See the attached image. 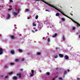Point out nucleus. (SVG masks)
<instances>
[{
	"mask_svg": "<svg viewBox=\"0 0 80 80\" xmlns=\"http://www.w3.org/2000/svg\"><path fill=\"white\" fill-rule=\"evenodd\" d=\"M61 13H62V14L63 15H64V16H65V17H67L68 18H69V19H71V20H72V22H74V23H77V22H75V20H73V19H72V18H71L70 17L68 16H67L66 15H65V14H64L63 12H61Z\"/></svg>",
	"mask_w": 80,
	"mask_h": 80,
	"instance_id": "obj_1",
	"label": "nucleus"
},
{
	"mask_svg": "<svg viewBox=\"0 0 80 80\" xmlns=\"http://www.w3.org/2000/svg\"><path fill=\"white\" fill-rule=\"evenodd\" d=\"M43 2H44V3H46V4H47V5H49V6H50V7H53L54 8H55L56 10H58V9H57V8H55V6H53V5H51V4H48V3L44 2V1H43Z\"/></svg>",
	"mask_w": 80,
	"mask_h": 80,
	"instance_id": "obj_2",
	"label": "nucleus"
},
{
	"mask_svg": "<svg viewBox=\"0 0 80 80\" xmlns=\"http://www.w3.org/2000/svg\"><path fill=\"white\" fill-rule=\"evenodd\" d=\"M3 48H0V55H2L3 54Z\"/></svg>",
	"mask_w": 80,
	"mask_h": 80,
	"instance_id": "obj_3",
	"label": "nucleus"
},
{
	"mask_svg": "<svg viewBox=\"0 0 80 80\" xmlns=\"http://www.w3.org/2000/svg\"><path fill=\"white\" fill-rule=\"evenodd\" d=\"M64 58L66 60H68L69 58V57H68L67 55H66L64 56Z\"/></svg>",
	"mask_w": 80,
	"mask_h": 80,
	"instance_id": "obj_4",
	"label": "nucleus"
},
{
	"mask_svg": "<svg viewBox=\"0 0 80 80\" xmlns=\"http://www.w3.org/2000/svg\"><path fill=\"white\" fill-rule=\"evenodd\" d=\"M58 35V34L56 33L54 34L52 36V38H55V37H56Z\"/></svg>",
	"mask_w": 80,
	"mask_h": 80,
	"instance_id": "obj_5",
	"label": "nucleus"
},
{
	"mask_svg": "<svg viewBox=\"0 0 80 80\" xmlns=\"http://www.w3.org/2000/svg\"><path fill=\"white\" fill-rule=\"evenodd\" d=\"M11 54H12V55H14L15 54V51L14 50H12L11 51Z\"/></svg>",
	"mask_w": 80,
	"mask_h": 80,
	"instance_id": "obj_6",
	"label": "nucleus"
},
{
	"mask_svg": "<svg viewBox=\"0 0 80 80\" xmlns=\"http://www.w3.org/2000/svg\"><path fill=\"white\" fill-rule=\"evenodd\" d=\"M10 37L11 39H15V37L13 35L10 36Z\"/></svg>",
	"mask_w": 80,
	"mask_h": 80,
	"instance_id": "obj_7",
	"label": "nucleus"
},
{
	"mask_svg": "<svg viewBox=\"0 0 80 80\" xmlns=\"http://www.w3.org/2000/svg\"><path fill=\"white\" fill-rule=\"evenodd\" d=\"M12 13L14 16H15L16 15H18V14L17 13V12H12Z\"/></svg>",
	"mask_w": 80,
	"mask_h": 80,
	"instance_id": "obj_8",
	"label": "nucleus"
},
{
	"mask_svg": "<svg viewBox=\"0 0 80 80\" xmlns=\"http://www.w3.org/2000/svg\"><path fill=\"white\" fill-rule=\"evenodd\" d=\"M10 15L9 14H8V17L7 18V19H10V18H11V17H10Z\"/></svg>",
	"mask_w": 80,
	"mask_h": 80,
	"instance_id": "obj_9",
	"label": "nucleus"
},
{
	"mask_svg": "<svg viewBox=\"0 0 80 80\" xmlns=\"http://www.w3.org/2000/svg\"><path fill=\"white\" fill-rule=\"evenodd\" d=\"M59 56L60 57H61V58H63V55H62V54H59Z\"/></svg>",
	"mask_w": 80,
	"mask_h": 80,
	"instance_id": "obj_10",
	"label": "nucleus"
},
{
	"mask_svg": "<svg viewBox=\"0 0 80 80\" xmlns=\"http://www.w3.org/2000/svg\"><path fill=\"white\" fill-rule=\"evenodd\" d=\"M12 79H13V80H17V77L16 76H14V77H13Z\"/></svg>",
	"mask_w": 80,
	"mask_h": 80,
	"instance_id": "obj_11",
	"label": "nucleus"
},
{
	"mask_svg": "<svg viewBox=\"0 0 80 80\" xmlns=\"http://www.w3.org/2000/svg\"><path fill=\"white\" fill-rule=\"evenodd\" d=\"M56 17H59L60 16V13L58 12L56 14Z\"/></svg>",
	"mask_w": 80,
	"mask_h": 80,
	"instance_id": "obj_12",
	"label": "nucleus"
},
{
	"mask_svg": "<svg viewBox=\"0 0 80 80\" xmlns=\"http://www.w3.org/2000/svg\"><path fill=\"white\" fill-rule=\"evenodd\" d=\"M18 52H19L20 53H22V52H23V50H22V49H19L18 50Z\"/></svg>",
	"mask_w": 80,
	"mask_h": 80,
	"instance_id": "obj_13",
	"label": "nucleus"
},
{
	"mask_svg": "<svg viewBox=\"0 0 80 80\" xmlns=\"http://www.w3.org/2000/svg\"><path fill=\"white\" fill-rule=\"evenodd\" d=\"M17 75L19 76V78H21V73H20L19 74H17Z\"/></svg>",
	"mask_w": 80,
	"mask_h": 80,
	"instance_id": "obj_14",
	"label": "nucleus"
},
{
	"mask_svg": "<svg viewBox=\"0 0 80 80\" xmlns=\"http://www.w3.org/2000/svg\"><path fill=\"white\" fill-rule=\"evenodd\" d=\"M33 26H34V27H36L37 26V25L36 24H35V22L33 23Z\"/></svg>",
	"mask_w": 80,
	"mask_h": 80,
	"instance_id": "obj_15",
	"label": "nucleus"
},
{
	"mask_svg": "<svg viewBox=\"0 0 80 80\" xmlns=\"http://www.w3.org/2000/svg\"><path fill=\"white\" fill-rule=\"evenodd\" d=\"M75 27H73L72 29V31H75Z\"/></svg>",
	"mask_w": 80,
	"mask_h": 80,
	"instance_id": "obj_16",
	"label": "nucleus"
},
{
	"mask_svg": "<svg viewBox=\"0 0 80 80\" xmlns=\"http://www.w3.org/2000/svg\"><path fill=\"white\" fill-rule=\"evenodd\" d=\"M66 74H67V71H64V75H66Z\"/></svg>",
	"mask_w": 80,
	"mask_h": 80,
	"instance_id": "obj_17",
	"label": "nucleus"
},
{
	"mask_svg": "<svg viewBox=\"0 0 80 80\" xmlns=\"http://www.w3.org/2000/svg\"><path fill=\"white\" fill-rule=\"evenodd\" d=\"M18 61H19V59H15V61L16 62H18Z\"/></svg>",
	"mask_w": 80,
	"mask_h": 80,
	"instance_id": "obj_18",
	"label": "nucleus"
},
{
	"mask_svg": "<svg viewBox=\"0 0 80 80\" xmlns=\"http://www.w3.org/2000/svg\"><path fill=\"white\" fill-rule=\"evenodd\" d=\"M46 75H50V72H47L46 73Z\"/></svg>",
	"mask_w": 80,
	"mask_h": 80,
	"instance_id": "obj_19",
	"label": "nucleus"
},
{
	"mask_svg": "<svg viewBox=\"0 0 80 80\" xmlns=\"http://www.w3.org/2000/svg\"><path fill=\"white\" fill-rule=\"evenodd\" d=\"M38 15H37L36 16L35 18L37 19H38Z\"/></svg>",
	"mask_w": 80,
	"mask_h": 80,
	"instance_id": "obj_20",
	"label": "nucleus"
},
{
	"mask_svg": "<svg viewBox=\"0 0 80 80\" xmlns=\"http://www.w3.org/2000/svg\"><path fill=\"white\" fill-rule=\"evenodd\" d=\"M11 65H15V63H10Z\"/></svg>",
	"mask_w": 80,
	"mask_h": 80,
	"instance_id": "obj_21",
	"label": "nucleus"
},
{
	"mask_svg": "<svg viewBox=\"0 0 80 80\" xmlns=\"http://www.w3.org/2000/svg\"><path fill=\"white\" fill-rule=\"evenodd\" d=\"M48 42H50V38H48Z\"/></svg>",
	"mask_w": 80,
	"mask_h": 80,
	"instance_id": "obj_22",
	"label": "nucleus"
},
{
	"mask_svg": "<svg viewBox=\"0 0 80 80\" xmlns=\"http://www.w3.org/2000/svg\"><path fill=\"white\" fill-rule=\"evenodd\" d=\"M12 73H13V72H10L9 73V75H12Z\"/></svg>",
	"mask_w": 80,
	"mask_h": 80,
	"instance_id": "obj_23",
	"label": "nucleus"
},
{
	"mask_svg": "<svg viewBox=\"0 0 80 80\" xmlns=\"http://www.w3.org/2000/svg\"><path fill=\"white\" fill-rule=\"evenodd\" d=\"M33 75H34V74L32 73L30 75V77H33Z\"/></svg>",
	"mask_w": 80,
	"mask_h": 80,
	"instance_id": "obj_24",
	"label": "nucleus"
},
{
	"mask_svg": "<svg viewBox=\"0 0 80 80\" xmlns=\"http://www.w3.org/2000/svg\"><path fill=\"white\" fill-rule=\"evenodd\" d=\"M62 39L63 40H65V37L63 36Z\"/></svg>",
	"mask_w": 80,
	"mask_h": 80,
	"instance_id": "obj_25",
	"label": "nucleus"
},
{
	"mask_svg": "<svg viewBox=\"0 0 80 80\" xmlns=\"http://www.w3.org/2000/svg\"><path fill=\"white\" fill-rule=\"evenodd\" d=\"M58 58V55H56V56H55L54 58Z\"/></svg>",
	"mask_w": 80,
	"mask_h": 80,
	"instance_id": "obj_26",
	"label": "nucleus"
},
{
	"mask_svg": "<svg viewBox=\"0 0 80 80\" xmlns=\"http://www.w3.org/2000/svg\"><path fill=\"white\" fill-rule=\"evenodd\" d=\"M31 72H32V73H34V71L33 70H32Z\"/></svg>",
	"mask_w": 80,
	"mask_h": 80,
	"instance_id": "obj_27",
	"label": "nucleus"
},
{
	"mask_svg": "<svg viewBox=\"0 0 80 80\" xmlns=\"http://www.w3.org/2000/svg\"><path fill=\"white\" fill-rule=\"evenodd\" d=\"M8 78V76H7L5 77V78Z\"/></svg>",
	"mask_w": 80,
	"mask_h": 80,
	"instance_id": "obj_28",
	"label": "nucleus"
},
{
	"mask_svg": "<svg viewBox=\"0 0 80 80\" xmlns=\"http://www.w3.org/2000/svg\"><path fill=\"white\" fill-rule=\"evenodd\" d=\"M12 10V8H9V9H8V10H9V11Z\"/></svg>",
	"mask_w": 80,
	"mask_h": 80,
	"instance_id": "obj_29",
	"label": "nucleus"
},
{
	"mask_svg": "<svg viewBox=\"0 0 80 80\" xmlns=\"http://www.w3.org/2000/svg\"><path fill=\"white\" fill-rule=\"evenodd\" d=\"M37 55H40V53L38 52L37 53Z\"/></svg>",
	"mask_w": 80,
	"mask_h": 80,
	"instance_id": "obj_30",
	"label": "nucleus"
},
{
	"mask_svg": "<svg viewBox=\"0 0 80 80\" xmlns=\"http://www.w3.org/2000/svg\"><path fill=\"white\" fill-rule=\"evenodd\" d=\"M55 49L56 50H58V49H60V48L56 47V48Z\"/></svg>",
	"mask_w": 80,
	"mask_h": 80,
	"instance_id": "obj_31",
	"label": "nucleus"
},
{
	"mask_svg": "<svg viewBox=\"0 0 80 80\" xmlns=\"http://www.w3.org/2000/svg\"><path fill=\"white\" fill-rule=\"evenodd\" d=\"M62 21H65V18H62Z\"/></svg>",
	"mask_w": 80,
	"mask_h": 80,
	"instance_id": "obj_32",
	"label": "nucleus"
},
{
	"mask_svg": "<svg viewBox=\"0 0 80 80\" xmlns=\"http://www.w3.org/2000/svg\"><path fill=\"white\" fill-rule=\"evenodd\" d=\"M26 12H28L29 11V9H27L26 10Z\"/></svg>",
	"mask_w": 80,
	"mask_h": 80,
	"instance_id": "obj_33",
	"label": "nucleus"
},
{
	"mask_svg": "<svg viewBox=\"0 0 80 80\" xmlns=\"http://www.w3.org/2000/svg\"><path fill=\"white\" fill-rule=\"evenodd\" d=\"M10 0V2H13V0Z\"/></svg>",
	"mask_w": 80,
	"mask_h": 80,
	"instance_id": "obj_34",
	"label": "nucleus"
},
{
	"mask_svg": "<svg viewBox=\"0 0 80 80\" xmlns=\"http://www.w3.org/2000/svg\"><path fill=\"white\" fill-rule=\"evenodd\" d=\"M77 79L78 80H80V78H77Z\"/></svg>",
	"mask_w": 80,
	"mask_h": 80,
	"instance_id": "obj_35",
	"label": "nucleus"
},
{
	"mask_svg": "<svg viewBox=\"0 0 80 80\" xmlns=\"http://www.w3.org/2000/svg\"><path fill=\"white\" fill-rule=\"evenodd\" d=\"M59 80H62V78H59Z\"/></svg>",
	"mask_w": 80,
	"mask_h": 80,
	"instance_id": "obj_36",
	"label": "nucleus"
},
{
	"mask_svg": "<svg viewBox=\"0 0 80 80\" xmlns=\"http://www.w3.org/2000/svg\"><path fill=\"white\" fill-rule=\"evenodd\" d=\"M23 69H20V70L21 71H23Z\"/></svg>",
	"mask_w": 80,
	"mask_h": 80,
	"instance_id": "obj_37",
	"label": "nucleus"
},
{
	"mask_svg": "<svg viewBox=\"0 0 80 80\" xmlns=\"http://www.w3.org/2000/svg\"><path fill=\"white\" fill-rule=\"evenodd\" d=\"M46 12H49V10H46Z\"/></svg>",
	"mask_w": 80,
	"mask_h": 80,
	"instance_id": "obj_38",
	"label": "nucleus"
},
{
	"mask_svg": "<svg viewBox=\"0 0 80 80\" xmlns=\"http://www.w3.org/2000/svg\"><path fill=\"white\" fill-rule=\"evenodd\" d=\"M22 61H23V60H24V58H22Z\"/></svg>",
	"mask_w": 80,
	"mask_h": 80,
	"instance_id": "obj_39",
	"label": "nucleus"
},
{
	"mask_svg": "<svg viewBox=\"0 0 80 80\" xmlns=\"http://www.w3.org/2000/svg\"><path fill=\"white\" fill-rule=\"evenodd\" d=\"M68 72H70V70L69 69H68Z\"/></svg>",
	"mask_w": 80,
	"mask_h": 80,
	"instance_id": "obj_40",
	"label": "nucleus"
},
{
	"mask_svg": "<svg viewBox=\"0 0 80 80\" xmlns=\"http://www.w3.org/2000/svg\"><path fill=\"white\" fill-rule=\"evenodd\" d=\"M37 31H38V30H37V29H36L35 30V32H37Z\"/></svg>",
	"mask_w": 80,
	"mask_h": 80,
	"instance_id": "obj_41",
	"label": "nucleus"
},
{
	"mask_svg": "<svg viewBox=\"0 0 80 80\" xmlns=\"http://www.w3.org/2000/svg\"><path fill=\"white\" fill-rule=\"evenodd\" d=\"M32 32H33V33H35V32H34V31H33V30H32Z\"/></svg>",
	"mask_w": 80,
	"mask_h": 80,
	"instance_id": "obj_42",
	"label": "nucleus"
},
{
	"mask_svg": "<svg viewBox=\"0 0 80 80\" xmlns=\"http://www.w3.org/2000/svg\"><path fill=\"white\" fill-rule=\"evenodd\" d=\"M7 65L5 66H4V68H5V67H7Z\"/></svg>",
	"mask_w": 80,
	"mask_h": 80,
	"instance_id": "obj_43",
	"label": "nucleus"
},
{
	"mask_svg": "<svg viewBox=\"0 0 80 80\" xmlns=\"http://www.w3.org/2000/svg\"><path fill=\"white\" fill-rule=\"evenodd\" d=\"M28 19H30V17H28Z\"/></svg>",
	"mask_w": 80,
	"mask_h": 80,
	"instance_id": "obj_44",
	"label": "nucleus"
},
{
	"mask_svg": "<svg viewBox=\"0 0 80 80\" xmlns=\"http://www.w3.org/2000/svg\"><path fill=\"white\" fill-rule=\"evenodd\" d=\"M20 8H19L18 9V11H20Z\"/></svg>",
	"mask_w": 80,
	"mask_h": 80,
	"instance_id": "obj_45",
	"label": "nucleus"
},
{
	"mask_svg": "<svg viewBox=\"0 0 80 80\" xmlns=\"http://www.w3.org/2000/svg\"><path fill=\"white\" fill-rule=\"evenodd\" d=\"M58 68H56V70H58Z\"/></svg>",
	"mask_w": 80,
	"mask_h": 80,
	"instance_id": "obj_46",
	"label": "nucleus"
},
{
	"mask_svg": "<svg viewBox=\"0 0 80 80\" xmlns=\"http://www.w3.org/2000/svg\"><path fill=\"white\" fill-rule=\"evenodd\" d=\"M35 0V1H39L40 0Z\"/></svg>",
	"mask_w": 80,
	"mask_h": 80,
	"instance_id": "obj_47",
	"label": "nucleus"
},
{
	"mask_svg": "<svg viewBox=\"0 0 80 80\" xmlns=\"http://www.w3.org/2000/svg\"><path fill=\"white\" fill-rule=\"evenodd\" d=\"M70 15H71L72 16H73V14H71V13H70Z\"/></svg>",
	"mask_w": 80,
	"mask_h": 80,
	"instance_id": "obj_48",
	"label": "nucleus"
},
{
	"mask_svg": "<svg viewBox=\"0 0 80 80\" xmlns=\"http://www.w3.org/2000/svg\"><path fill=\"white\" fill-rule=\"evenodd\" d=\"M1 77H3V76L2 75H1Z\"/></svg>",
	"mask_w": 80,
	"mask_h": 80,
	"instance_id": "obj_49",
	"label": "nucleus"
},
{
	"mask_svg": "<svg viewBox=\"0 0 80 80\" xmlns=\"http://www.w3.org/2000/svg\"><path fill=\"white\" fill-rule=\"evenodd\" d=\"M39 72H42V71H41V70H40Z\"/></svg>",
	"mask_w": 80,
	"mask_h": 80,
	"instance_id": "obj_50",
	"label": "nucleus"
},
{
	"mask_svg": "<svg viewBox=\"0 0 80 80\" xmlns=\"http://www.w3.org/2000/svg\"><path fill=\"white\" fill-rule=\"evenodd\" d=\"M20 12V11H18V12Z\"/></svg>",
	"mask_w": 80,
	"mask_h": 80,
	"instance_id": "obj_51",
	"label": "nucleus"
},
{
	"mask_svg": "<svg viewBox=\"0 0 80 80\" xmlns=\"http://www.w3.org/2000/svg\"><path fill=\"white\" fill-rule=\"evenodd\" d=\"M16 26V25H14V27H15Z\"/></svg>",
	"mask_w": 80,
	"mask_h": 80,
	"instance_id": "obj_52",
	"label": "nucleus"
},
{
	"mask_svg": "<svg viewBox=\"0 0 80 80\" xmlns=\"http://www.w3.org/2000/svg\"><path fill=\"white\" fill-rule=\"evenodd\" d=\"M65 77V76H63V78H64Z\"/></svg>",
	"mask_w": 80,
	"mask_h": 80,
	"instance_id": "obj_53",
	"label": "nucleus"
},
{
	"mask_svg": "<svg viewBox=\"0 0 80 80\" xmlns=\"http://www.w3.org/2000/svg\"><path fill=\"white\" fill-rule=\"evenodd\" d=\"M0 7H1V6L0 5Z\"/></svg>",
	"mask_w": 80,
	"mask_h": 80,
	"instance_id": "obj_54",
	"label": "nucleus"
},
{
	"mask_svg": "<svg viewBox=\"0 0 80 80\" xmlns=\"http://www.w3.org/2000/svg\"><path fill=\"white\" fill-rule=\"evenodd\" d=\"M61 7V8H62V7H61V6H60Z\"/></svg>",
	"mask_w": 80,
	"mask_h": 80,
	"instance_id": "obj_55",
	"label": "nucleus"
}]
</instances>
